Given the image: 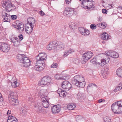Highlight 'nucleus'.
I'll use <instances>...</instances> for the list:
<instances>
[{"instance_id": "3", "label": "nucleus", "mask_w": 122, "mask_h": 122, "mask_svg": "<svg viewBox=\"0 0 122 122\" xmlns=\"http://www.w3.org/2000/svg\"><path fill=\"white\" fill-rule=\"evenodd\" d=\"M16 97V93L15 92H10L8 95V99L10 103L13 105H16L18 104V101Z\"/></svg>"}, {"instance_id": "11", "label": "nucleus", "mask_w": 122, "mask_h": 122, "mask_svg": "<svg viewBox=\"0 0 122 122\" xmlns=\"http://www.w3.org/2000/svg\"><path fill=\"white\" fill-rule=\"evenodd\" d=\"M34 107L37 111L40 113H46V111L44 109L42 106L40 104H37L35 105Z\"/></svg>"}, {"instance_id": "20", "label": "nucleus", "mask_w": 122, "mask_h": 122, "mask_svg": "<svg viewBox=\"0 0 122 122\" xmlns=\"http://www.w3.org/2000/svg\"><path fill=\"white\" fill-rule=\"evenodd\" d=\"M46 91L44 89H42L40 90L38 92V96L40 97H46Z\"/></svg>"}, {"instance_id": "26", "label": "nucleus", "mask_w": 122, "mask_h": 122, "mask_svg": "<svg viewBox=\"0 0 122 122\" xmlns=\"http://www.w3.org/2000/svg\"><path fill=\"white\" fill-rule=\"evenodd\" d=\"M100 37L102 39L106 40L108 39L109 38L108 34L106 32H104L102 34Z\"/></svg>"}, {"instance_id": "53", "label": "nucleus", "mask_w": 122, "mask_h": 122, "mask_svg": "<svg viewBox=\"0 0 122 122\" xmlns=\"http://www.w3.org/2000/svg\"><path fill=\"white\" fill-rule=\"evenodd\" d=\"M102 12L103 13L106 14L107 13V10L105 9H103L102 10Z\"/></svg>"}, {"instance_id": "63", "label": "nucleus", "mask_w": 122, "mask_h": 122, "mask_svg": "<svg viewBox=\"0 0 122 122\" xmlns=\"http://www.w3.org/2000/svg\"><path fill=\"white\" fill-rule=\"evenodd\" d=\"M114 4L113 3H112V4H111L110 5V6H111V8L112 7H113L114 6Z\"/></svg>"}, {"instance_id": "4", "label": "nucleus", "mask_w": 122, "mask_h": 122, "mask_svg": "<svg viewBox=\"0 0 122 122\" xmlns=\"http://www.w3.org/2000/svg\"><path fill=\"white\" fill-rule=\"evenodd\" d=\"M1 4L3 7L9 11L16 8L15 6L12 4L11 2L9 0L3 1L2 2Z\"/></svg>"}, {"instance_id": "52", "label": "nucleus", "mask_w": 122, "mask_h": 122, "mask_svg": "<svg viewBox=\"0 0 122 122\" xmlns=\"http://www.w3.org/2000/svg\"><path fill=\"white\" fill-rule=\"evenodd\" d=\"M114 103L112 104L111 106V109L112 111L114 112Z\"/></svg>"}, {"instance_id": "43", "label": "nucleus", "mask_w": 122, "mask_h": 122, "mask_svg": "<svg viewBox=\"0 0 122 122\" xmlns=\"http://www.w3.org/2000/svg\"><path fill=\"white\" fill-rule=\"evenodd\" d=\"M90 33V31L89 30L87 29L86 30V29L85 31L84 32V34L83 35L85 36H87L89 35Z\"/></svg>"}, {"instance_id": "31", "label": "nucleus", "mask_w": 122, "mask_h": 122, "mask_svg": "<svg viewBox=\"0 0 122 122\" xmlns=\"http://www.w3.org/2000/svg\"><path fill=\"white\" fill-rule=\"evenodd\" d=\"M106 53L107 55L110 56L112 58H114V51L112 52L111 51H107Z\"/></svg>"}, {"instance_id": "51", "label": "nucleus", "mask_w": 122, "mask_h": 122, "mask_svg": "<svg viewBox=\"0 0 122 122\" xmlns=\"http://www.w3.org/2000/svg\"><path fill=\"white\" fill-rule=\"evenodd\" d=\"M19 39L21 41L23 39V36L21 34H20L18 36Z\"/></svg>"}, {"instance_id": "38", "label": "nucleus", "mask_w": 122, "mask_h": 122, "mask_svg": "<svg viewBox=\"0 0 122 122\" xmlns=\"http://www.w3.org/2000/svg\"><path fill=\"white\" fill-rule=\"evenodd\" d=\"M97 26L102 28H104L106 26V24L104 22H102L101 23L97 24Z\"/></svg>"}, {"instance_id": "21", "label": "nucleus", "mask_w": 122, "mask_h": 122, "mask_svg": "<svg viewBox=\"0 0 122 122\" xmlns=\"http://www.w3.org/2000/svg\"><path fill=\"white\" fill-rule=\"evenodd\" d=\"M57 92L61 97H65L66 94V92L65 91L61 89H58L57 91Z\"/></svg>"}, {"instance_id": "27", "label": "nucleus", "mask_w": 122, "mask_h": 122, "mask_svg": "<svg viewBox=\"0 0 122 122\" xmlns=\"http://www.w3.org/2000/svg\"><path fill=\"white\" fill-rule=\"evenodd\" d=\"M33 27L31 26L29 27L28 26H26L25 28V32L26 33L29 34L32 31Z\"/></svg>"}, {"instance_id": "44", "label": "nucleus", "mask_w": 122, "mask_h": 122, "mask_svg": "<svg viewBox=\"0 0 122 122\" xmlns=\"http://www.w3.org/2000/svg\"><path fill=\"white\" fill-rule=\"evenodd\" d=\"M82 117L81 116L79 115H77L76 116L75 119L76 120L77 122H78L81 119Z\"/></svg>"}, {"instance_id": "48", "label": "nucleus", "mask_w": 122, "mask_h": 122, "mask_svg": "<svg viewBox=\"0 0 122 122\" xmlns=\"http://www.w3.org/2000/svg\"><path fill=\"white\" fill-rule=\"evenodd\" d=\"M96 25L94 24H92L90 25V28L92 30L95 29L96 28Z\"/></svg>"}, {"instance_id": "24", "label": "nucleus", "mask_w": 122, "mask_h": 122, "mask_svg": "<svg viewBox=\"0 0 122 122\" xmlns=\"http://www.w3.org/2000/svg\"><path fill=\"white\" fill-rule=\"evenodd\" d=\"M116 73L118 76L122 77V67H119L116 71Z\"/></svg>"}, {"instance_id": "7", "label": "nucleus", "mask_w": 122, "mask_h": 122, "mask_svg": "<svg viewBox=\"0 0 122 122\" xmlns=\"http://www.w3.org/2000/svg\"><path fill=\"white\" fill-rule=\"evenodd\" d=\"M12 26L14 28L19 30L21 33H22L24 31V24L22 22L19 23L18 24L16 23L15 24H13Z\"/></svg>"}, {"instance_id": "54", "label": "nucleus", "mask_w": 122, "mask_h": 122, "mask_svg": "<svg viewBox=\"0 0 122 122\" xmlns=\"http://www.w3.org/2000/svg\"><path fill=\"white\" fill-rule=\"evenodd\" d=\"M119 57V55L118 53L115 52V58H118Z\"/></svg>"}, {"instance_id": "8", "label": "nucleus", "mask_w": 122, "mask_h": 122, "mask_svg": "<svg viewBox=\"0 0 122 122\" xmlns=\"http://www.w3.org/2000/svg\"><path fill=\"white\" fill-rule=\"evenodd\" d=\"M93 53L91 51L86 52L82 55L83 61L85 62H86L90 58L93 56Z\"/></svg>"}, {"instance_id": "19", "label": "nucleus", "mask_w": 122, "mask_h": 122, "mask_svg": "<svg viewBox=\"0 0 122 122\" xmlns=\"http://www.w3.org/2000/svg\"><path fill=\"white\" fill-rule=\"evenodd\" d=\"M86 97V96L84 94H81L79 93L77 94V97L79 101H81L85 99Z\"/></svg>"}, {"instance_id": "35", "label": "nucleus", "mask_w": 122, "mask_h": 122, "mask_svg": "<svg viewBox=\"0 0 122 122\" xmlns=\"http://www.w3.org/2000/svg\"><path fill=\"white\" fill-rule=\"evenodd\" d=\"M22 110H20V113L21 115L22 116H25L26 115V111L25 108H23L21 109Z\"/></svg>"}, {"instance_id": "60", "label": "nucleus", "mask_w": 122, "mask_h": 122, "mask_svg": "<svg viewBox=\"0 0 122 122\" xmlns=\"http://www.w3.org/2000/svg\"><path fill=\"white\" fill-rule=\"evenodd\" d=\"M118 10H122V6H119L117 8Z\"/></svg>"}, {"instance_id": "13", "label": "nucleus", "mask_w": 122, "mask_h": 122, "mask_svg": "<svg viewBox=\"0 0 122 122\" xmlns=\"http://www.w3.org/2000/svg\"><path fill=\"white\" fill-rule=\"evenodd\" d=\"M2 17L4 19L3 20L4 22H9L10 21V15L7 14L4 11H2Z\"/></svg>"}, {"instance_id": "25", "label": "nucleus", "mask_w": 122, "mask_h": 122, "mask_svg": "<svg viewBox=\"0 0 122 122\" xmlns=\"http://www.w3.org/2000/svg\"><path fill=\"white\" fill-rule=\"evenodd\" d=\"M54 78L55 79H64L67 80L70 78V76H64L62 77H60L59 75H56L54 76Z\"/></svg>"}, {"instance_id": "56", "label": "nucleus", "mask_w": 122, "mask_h": 122, "mask_svg": "<svg viewBox=\"0 0 122 122\" xmlns=\"http://www.w3.org/2000/svg\"><path fill=\"white\" fill-rule=\"evenodd\" d=\"M66 3L67 4H68L69 3H71V0H65Z\"/></svg>"}, {"instance_id": "17", "label": "nucleus", "mask_w": 122, "mask_h": 122, "mask_svg": "<svg viewBox=\"0 0 122 122\" xmlns=\"http://www.w3.org/2000/svg\"><path fill=\"white\" fill-rule=\"evenodd\" d=\"M56 49L62 50L64 48V45L62 42H56Z\"/></svg>"}, {"instance_id": "62", "label": "nucleus", "mask_w": 122, "mask_h": 122, "mask_svg": "<svg viewBox=\"0 0 122 122\" xmlns=\"http://www.w3.org/2000/svg\"><path fill=\"white\" fill-rule=\"evenodd\" d=\"M103 100L102 99H100L98 100V102L99 103H101L102 101Z\"/></svg>"}, {"instance_id": "64", "label": "nucleus", "mask_w": 122, "mask_h": 122, "mask_svg": "<svg viewBox=\"0 0 122 122\" xmlns=\"http://www.w3.org/2000/svg\"><path fill=\"white\" fill-rule=\"evenodd\" d=\"M99 20L100 21H102V18L101 17H99Z\"/></svg>"}, {"instance_id": "6", "label": "nucleus", "mask_w": 122, "mask_h": 122, "mask_svg": "<svg viewBox=\"0 0 122 122\" xmlns=\"http://www.w3.org/2000/svg\"><path fill=\"white\" fill-rule=\"evenodd\" d=\"M115 114L122 113V101L115 102Z\"/></svg>"}, {"instance_id": "46", "label": "nucleus", "mask_w": 122, "mask_h": 122, "mask_svg": "<svg viewBox=\"0 0 122 122\" xmlns=\"http://www.w3.org/2000/svg\"><path fill=\"white\" fill-rule=\"evenodd\" d=\"M15 117H13V116H9L8 117V119L7 120L8 122H10V121L13 120L14 119Z\"/></svg>"}, {"instance_id": "57", "label": "nucleus", "mask_w": 122, "mask_h": 122, "mask_svg": "<svg viewBox=\"0 0 122 122\" xmlns=\"http://www.w3.org/2000/svg\"><path fill=\"white\" fill-rule=\"evenodd\" d=\"M14 119H15V120L14 119L13 120L10 121V122H18V120L15 117Z\"/></svg>"}, {"instance_id": "12", "label": "nucleus", "mask_w": 122, "mask_h": 122, "mask_svg": "<svg viewBox=\"0 0 122 122\" xmlns=\"http://www.w3.org/2000/svg\"><path fill=\"white\" fill-rule=\"evenodd\" d=\"M61 107V106L58 104L53 106L51 108L52 113L55 114L59 112L60 110Z\"/></svg>"}, {"instance_id": "49", "label": "nucleus", "mask_w": 122, "mask_h": 122, "mask_svg": "<svg viewBox=\"0 0 122 122\" xmlns=\"http://www.w3.org/2000/svg\"><path fill=\"white\" fill-rule=\"evenodd\" d=\"M57 66V65L56 63H53L51 66V67L52 68H56Z\"/></svg>"}, {"instance_id": "59", "label": "nucleus", "mask_w": 122, "mask_h": 122, "mask_svg": "<svg viewBox=\"0 0 122 122\" xmlns=\"http://www.w3.org/2000/svg\"><path fill=\"white\" fill-rule=\"evenodd\" d=\"M95 60L96 58L94 57L91 61H90V62L91 63L93 61L96 62Z\"/></svg>"}, {"instance_id": "39", "label": "nucleus", "mask_w": 122, "mask_h": 122, "mask_svg": "<svg viewBox=\"0 0 122 122\" xmlns=\"http://www.w3.org/2000/svg\"><path fill=\"white\" fill-rule=\"evenodd\" d=\"M86 29L84 28L80 27L78 28V30L83 35L84 34V32L85 31Z\"/></svg>"}, {"instance_id": "23", "label": "nucleus", "mask_w": 122, "mask_h": 122, "mask_svg": "<svg viewBox=\"0 0 122 122\" xmlns=\"http://www.w3.org/2000/svg\"><path fill=\"white\" fill-rule=\"evenodd\" d=\"M73 84L74 85H76V86L79 87L81 88H82L84 87L85 83V81H84L78 82H76V84Z\"/></svg>"}, {"instance_id": "42", "label": "nucleus", "mask_w": 122, "mask_h": 122, "mask_svg": "<svg viewBox=\"0 0 122 122\" xmlns=\"http://www.w3.org/2000/svg\"><path fill=\"white\" fill-rule=\"evenodd\" d=\"M104 120V122H111L110 118L108 117H105Z\"/></svg>"}, {"instance_id": "16", "label": "nucleus", "mask_w": 122, "mask_h": 122, "mask_svg": "<svg viewBox=\"0 0 122 122\" xmlns=\"http://www.w3.org/2000/svg\"><path fill=\"white\" fill-rule=\"evenodd\" d=\"M47 98V97H46H46H43L41 98L42 106L45 108L48 107L49 105V104L46 99Z\"/></svg>"}, {"instance_id": "36", "label": "nucleus", "mask_w": 122, "mask_h": 122, "mask_svg": "<svg viewBox=\"0 0 122 122\" xmlns=\"http://www.w3.org/2000/svg\"><path fill=\"white\" fill-rule=\"evenodd\" d=\"M74 51L73 50L72 51V50L71 49L70 50H68L67 51H65L63 56H65V57L67 56V55L69 54H72L71 53L72 52H74Z\"/></svg>"}, {"instance_id": "41", "label": "nucleus", "mask_w": 122, "mask_h": 122, "mask_svg": "<svg viewBox=\"0 0 122 122\" xmlns=\"http://www.w3.org/2000/svg\"><path fill=\"white\" fill-rule=\"evenodd\" d=\"M94 86H95L96 87H97V86L96 85H94L92 83H91L89 84L87 87V90L88 89H89L90 88L93 87Z\"/></svg>"}, {"instance_id": "34", "label": "nucleus", "mask_w": 122, "mask_h": 122, "mask_svg": "<svg viewBox=\"0 0 122 122\" xmlns=\"http://www.w3.org/2000/svg\"><path fill=\"white\" fill-rule=\"evenodd\" d=\"M69 12V13L68 14V16H71L74 13V10L73 9L70 8H68V10Z\"/></svg>"}, {"instance_id": "45", "label": "nucleus", "mask_w": 122, "mask_h": 122, "mask_svg": "<svg viewBox=\"0 0 122 122\" xmlns=\"http://www.w3.org/2000/svg\"><path fill=\"white\" fill-rule=\"evenodd\" d=\"M68 8H66L65 10L64 11L63 14L64 15L66 16H68V14L69 13V12L68 10Z\"/></svg>"}, {"instance_id": "50", "label": "nucleus", "mask_w": 122, "mask_h": 122, "mask_svg": "<svg viewBox=\"0 0 122 122\" xmlns=\"http://www.w3.org/2000/svg\"><path fill=\"white\" fill-rule=\"evenodd\" d=\"M10 18H11L12 20H15L16 19L17 17L16 15H13L10 16Z\"/></svg>"}, {"instance_id": "10", "label": "nucleus", "mask_w": 122, "mask_h": 122, "mask_svg": "<svg viewBox=\"0 0 122 122\" xmlns=\"http://www.w3.org/2000/svg\"><path fill=\"white\" fill-rule=\"evenodd\" d=\"M84 81L83 77L79 75L75 76L72 80V82L73 84H76V82H78Z\"/></svg>"}, {"instance_id": "47", "label": "nucleus", "mask_w": 122, "mask_h": 122, "mask_svg": "<svg viewBox=\"0 0 122 122\" xmlns=\"http://www.w3.org/2000/svg\"><path fill=\"white\" fill-rule=\"evenodd\" d=\"M107 72L105 70L103 72V74H102L103 77L104 78H105L106 77V76L107 75Z\"/></svg>"}, {"instance_id": "37", "label": "nucleus", "mask_w": 122, "mask_h": 122, "mask_svg": "<svg viewBox=\"0 0 122 122\" xmlns=\"http://www.w3.org/2000/svg\"><path fill=\"white\" fill-rule=\"evenodd\" d=\"M73 62L74 63L78 64L80 62V59L78 58H74L73 60Z\"/></svg>"}, {"instance_id": "15", "label": "nucleus", "mask_w": 122, "mask_h": 122, "mask_svg": "<svg viewBox=\"0 0 122 122\" xmlns=\"http://www.w3.org/2000/svg\"><path fill=\"white\" fill-rule=\"evenodd\" d=\"M56 41H53L51 42L47 46L46 48L48 50H50L54 48L55 49L56 48Z\"/></svg>"}, {"instance_id": "2", "label": "nucleus", "mask_w": 122, "mask_h": 122, "mask_svg": "<svg viewBox=\"0 0 122 122\" xmlns=\"http://www.w3.org/2000/svg\"><path fill=\"white\" fill-rule=\"evenodd\" d=\"M17 61L21 63L22 66L28 67L30 65V61L26 55L24 54H18L17 56Z\"/></svg>"}, {"instance_id": "18", "label": "nucleus", "mask_w": 122, "mask_h": 122, "mask_svg": "<svg viewBox=\"0 0 122 122\" xmlns=\"http://www.w3.org/2000/svg\"><path fill=\"white\" fill-rule=\"evenodd\" d=\"M27 20V23L29 24L30 27L32 26L33 27L35 23V21L34 19L31 18H28Z\"/></svg>"}, {"instance_id": "22", "label": "nucleus", "mask_w": 122, "mask_h": 122, "mask_svg": "<svg viewBox=\"0 0 122 122\" xmlns=\"http://www.w3.org/2000/svg\"><path fill=\"white\" fill-rule=\"evenodd\" d=\"M91 0H88V9H90L91 8H94V6L95 5V2Z\"/></svg>"}, {"instance_id": "58", "label": "nucleus", "mask_w": 122, "mask_h": 122, "mask_svg": "<svg viewBox=\"0 0 122 122\" xmlns=\"http://www.w3.org/2000/svg\"><path fill=\"white\" fill-rule=\"evenodd\" d=\"M40 15L43 16L44 15L45 13L43 12L41 10L40 12Z\"/></svg>"}, {"instance_id": "14", "label": "nucleus", "mask_w": 122, "mask_h": 122, "mask_svg": "<svg viewBox=\"0 0 122 122\" xmlns=\"http://www.w3.org/2000/svg\"><path fill=\"white\" fill-rule=\"evenodd\" d=\"M11 41L13 43V45L17 46L20 44V42L19 40L17 37H12L10 39Z\"/></svg>"}, {"instance_id": "5", "label": "nucleus", "mask_w": 122, "mask_h": 122, "mask_svg": "<svg viewBox=\"0 0 122 122\" xmlns=\"http://www.w3.org/2000/svg\"><path fill=\"white\" fill-rule=\"evenodd\" d=\"M51 78L50 77L46 76L41 79L38 84L39 86H42L46 85L48 86L51 84Z\"/></svg>"}, {"instance_id": "40", "label": "nucleus", "mask_w": 122, "mask_h": 122, "mask_svg": "<svg viewBox=\"0 0 122 122\" xmlns=\"http://www.w3.org/2000/svg\"><path fill=\"white\" fill-rule=\"evenodd\" d=\"M69 27L70 28L72 29H74L76 27V24L75 23L73 22L71 23L69 25Z\"/></svg>"}, {"instance_id": "32", "label": "nucleus", "mask_w": 122, "mask_h": 122, "mask_svg": "<svg viewBox=\"0 0 122 122\" xmlns=\"http://www.w3.org/2000/svg\"><path fill=\"white\" fill-rule=\"evenodd\" d=\"M76 106L73 104H72L71 105H68L67 106V108L69 110H72L74 109Z\"/></svg>"}, {"instance_id": "30", "label": "nucleus", "mask_w": 122, "mask_h": 122, "mask_svg": "<svg viewBox=\"0 0 122 122\" xmlns=\"http://www.w3.org/2000/svg\"><path fill=\"white\" fill-rule=\"evenodd\" d=\"M108 61H107V60L105 59H103L101 60L100 62H98V64H101V66H103L107 63Z\"/></svg>"}, {"instance_id": "55", "label": "nucleus", "mask_w": 122, "mask_h": 122, "mask_svg": "<svg viewBox=\"0 0 122 122\" xmlns=\"http://www.w3.org/2000/svg\"><path fill=\"white\" fill-rule=\"evenodd\" d=\"M3 101V97L2 96L1 94L0 93V102H1Z\"/></svg>"}, {"instance_id": "33", "label": "nucleus", "mask_w": 122, "mask_h": 122, "mask_svg": "<svg viewBox=\"0 0 122 122\" xmlns=\"http://www.w3.org/2000/svg\"><path fill=\"white\" fill-rule=\"evenodd\" d=\"M122 88V82H120L118 86L115 88V92L119 91Z\"/></svg>"}, {"instance_id": "1", "label": "nucleus", "mask_w": 122, "mask_h": 122, "mask_svg": "<svg viewBox=\"0 0 122 122\" xmlns=\"http://www.w3.org/2000/svg\"><path fill=\"white\" fill-rule=\"evenodd\" d=\"M43 54L42 53H40L36 58L37 64L34 66L35 69L38 71H42L45 67V64L44 63V61L46 60V58L45 56H42V55Z\"/></svg>"}, {"instance_id": "9", "label": "nucleus", "mask_w": 122, "mask_h": 122, "mask_svg": "<svg viewBox=\"0 0 122 122\" xmlns=\"http://www.w3.org/2000/svg\"><path fill=\"white\" fill-rule=\"evenodd\" d=\"M62 88L65 89L66 91H68L70 90L71 87L70 83L66 81H65L61 84Z\"/></svg>"}, {"instance_id": "29", "label": "nucleus", "mask_w": 122, "mask_h": 122, "mask_svg": "<svg viewBox=\"0 0 122 122\" xmlns=\"http://www.w3.org/2000/svg\"><path fill=\"white\" fill-rule=\"evenodd\" d=\"M88 0L86 1H84L82 2L81 4V6L83 8L85 9H88Z\"/></svg>"}, {"instance_id": "61", "label": "nucleus", "mask_w": 122, "mask_h": 122, "mask_svg": "<svg viewBox=\"0 0 122 122\" xmlns=\"http://www.w3.org/2000/svg\"><path fill=\"white\" fill-rule=\"evenodd\" d=\"M11 113V111L10 110H9L8 111L7 114H10Z\"/></svg>"}, {"instance_id": "28", "label": "nucleus", "mask_w": 122, "mask_h": 122, "mask_svg": "<svg viewBox=\"0 0 122 122\" xmlns=\"http://www.w3.org/2000/svg\"><path fill=\"white\" fill-rule=\"evenodd\" d=\"M11 85L13 87H17L19 85V83L17 82L16 80H15L13 79H12L11 81Z\"/></svg>"}]
</instances>
